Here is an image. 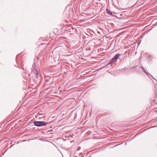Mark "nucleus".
I'll list each match as a JSON object with an SVG mask.
<instances>
[{
  "label": "nucleus",
  "instance_id": "f257e3e1",
  "mask_svg": "<svg viewBox=\"0 0 157 157\" xmlns=\"http://www.w3.org/2000/svg\"><path fill=\"white\" fill-rule=\"evenodd\" d=\"M34 124L36 126L40 127L46 125L48 123L44 121H34Z\"/></svg>",
  "mask_w": 157,
  "mask_h": 157
},
{
  "label": "nucleus",
  "instance_id": "f03ea898",
  "mask_svg": "<svg viewBox=\"0 0 157 157\" xmlns=\"http://www.w3.org/2000/svg\"><path fill=\"white\" fill-rule=\"evenodd\" d=\"M120 55L119 54H117L116 55L111 59V60L109 62V64H111L112 63H114L116 62Z\"/></svg>",
  "mask_w": 157,
  "mask_h": 157
},
{
  "label": "nucleus",
  "instance_id": "7ed1b4c3",
  "mask_svg": "<svg viewBox=\"0 0 157 157\" xmlns=\"http://www.w3.org/2000/svg\"><path fill=\"white\" fill-rule=\"evenodd\" d=\"M107 13L108 14L111 15H112V13L109 10L107 9Z\"/></svg>",
  "mask_w": 157,
  "mask_h": 157
},
{
  "label": "nucleus",
  "instance_id": "20e7f679",
  "mask_svg": "<svg viewBox=\"0 0 157 157\" xmlns=\"http://www.w3.org/2000/svg\"><path fill=\"white\" fill-rule=\"evenodd\" d=\"M36 76V78H37L38 76V70H36V74H35Z\"/></svg>",
  "mask_w": 157,
  "mask_h": 157
},
{
  "label": "nucleus",
  "instance_id": "39448f33",
  "mask_svg": "<svg viewBox=\"0 0 157 157\" xmlns=\"http://www.w3.org/2000/svg\"><path fill=\"white\" fill-rule=\"evenodd\" d=\"M141 68L143 71H144L146 74H147V73L145 71V69L143 67H141Z\"/></svg>",
  "mask_w": 157,
  "mask_h": 157
}]
</instances>
